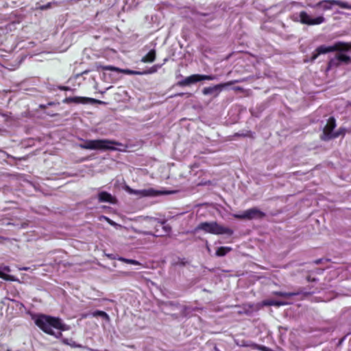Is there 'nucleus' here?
I'll return each mask as SVG.
<instances>
[{"instance_id": "nucleus-1", "label": "nucleus", "mask_w": 351, "mask_h": 351, "mask_svg": "<svg viewBox=\"0 0 351 351\" xmlns=\"http://www.w3.org/2000/svg\"><path fill=\"white\" fill-rule=\"evenodd\" d=\"M34 324L45 333L60 338L62 331L69 330L68 326L59 317L38 314L34 319Z\"/></svg>"}, {"instance_id": "nucleus-2", "label": "nucleus", "mask_w": 351, "mask_h": 351, "mask_svg": "<svg viewBox=\"0 0 351 351\" xmlns=\"http://www.w3.org/2000/svg\"><path fill=\"white\" fill-rule=\"evenodd\" d=\"M351 51V42L346 43L342 41H338L334 43L331 46L320 45L316 48L313 52L311 58V61L314 62L319 55L325 54L333 51H339L340 53H337V58L339 61V63L349 64L351 62V58L341 52H347Z\"/></svg>"}, {"instance_id": "nucleus-3", "label": "nucleus", "mask_w": 351, "mask_h": 351, "mask_svg": "<svg viewBox=\"0 0 351 351\" xmlns=\"http://www.w3.org/2000/svg\"><path fill=\"white\" fill-rule=\"evenodd\" d=\"M202 230L205 233L213 234H228L232 235L234 231L228 227L219 224L217 221L202 222L196 228L195 231Z\"/></svg>"}, {"instance_id": "nucleus-4", "label": "nucleus", "mask_w": 351, "mask_h": 351, "mask_svg": "<svg viewBox=\"0 0 351 351\" xmlns=\"http://www.w3.org/2000/svg\"><path fill=\"white\" fill-rule=\"evenodd\" d=\"M113 145H119V143L108 139L87 140L80 144V147L84 149L94 150H114Z\"/></svg>"}, {"instance_id": "nucleus-5", "label": "nucleus", "mask_w": 351, "mask_h": 351, "mask_svg": "<svg viewBox=\"0 0 351 351\" xmlns=\"http://www.w3.org/2000/svg\"><path fill=\"white\" fill-rule=\"evenodd\" d=\"M216 79V75H200L193 74L190 76L185 77L184 79L178 81L176 83V86L180 87H184L190 86L192 84L201 82L202 80H214Z\"/></svg>"}, {"instance_id": "nucleus-6", "label": "nucleus", "mask_w": 351, "mask_h": 351, "mask_svg": "<svg viewBox=\"0 0 351 351\" xmlns=\"http://www.w3.org/2000/svg\"><path fill=\"white\" fill-rule=\"evenodd\" d=\"M265 216L264 212L256 207L247 209L242 214H233V217L239 220L262 219Z\"/></svg>"}, {"instance_id": "nucleus-7", "label": "nucleus", "mask_w": 351, "mask_h": 351, "mask_svg": "<svg viewBox=\"0 0 351 351\" xmlns=\"http://www.w3.org/2000/svg\"><path fill=\"white\" fill-rule=\"evenodd\" d=\"M335 127L336 120L333 117H330L328 119L327 123L323 129V134L321 136L322 140L325 141H329L330 139L337 138L340 134H341L340 131L333 133V130Z\"/></svg>"}, {"instance_id": "nucleus-8", "label": "nucleus", "mask_w": 351, "mask_h": 351, "mask_svg": "<svg viewBox=\"0 0 351 351\" xmlns=\"http://www.w3.org/2000/svg\"><path fill=\"white\" fill-rule=\"evenodd\" d=\"M63 103L64 104H100V105H105L106 102L99 100L94 98L90 97H66L63 100Z\"/></svg>"}, {"instance_id": "nucleus-9", "label": "nucleus", "mask_w": 351, "mask_h": 351, "mask_svg": "<svg viewBox=\"0 0 351 351\" xmlns=\"http://www.w3.org/2000/svg\"><path fill=\"white\" fill-rule=\"evenodd\" d=\"M338 5L341 8L351 10V4L339 0H323L318 2L315 5V7H320L324 10H330L332 9V5Z\"/></svg>"}, {"instance_id": "nucleus-10", "label": "nucleus", "mask_w": 351, "mask_h": 351, "mask_svg": "<svg viewBox=\"0 0 351 351\" xmlns=\"http://www.w3.org/2000/svg\"><path fill=\"white\" fill-rule=\"evenodd\" d=\"M239 82V80H232L225 83L219 84L213 86L205 87L202 90V93L204 95L213 94L215 95V97H217L223 88L231 86Z\"/></svg>"}, {"instance_id": "nucleus-11", "label": "nucleus", "mask_w": 351, "mask_h": 351, "mask_svg": "<svg viewBox=\"0 0 351 351\" xmlns=\"http://www.w3.org/2000/svg\"><path fill=\"white\" fill-rule=\"evenodd\" d=\"M326 21L323 16H319L315 19H311V16L305 12L301 11L300 12V22L302 24L307 25H316L324 23Z\"/></svg>"}, {"instance_id": "nucleus-12", "label": "nucleus", "mask_w": 351, "mask_h": 351, "mask_svg": "<svg viewBox=\"0 0 351 351\" xmlns=\"http://www.w3.org/2000/svg\"><path fill=\"white\" fill-rule=\"evenodd\" d=\"M102 71H112L126 75H141V71L130 70L129 69H120L114 66H100Z\"/></svg>"}, {"instance_id": "nucleus-13", "label": "nucleus", "mask_w": 351, "mask_h": 351, "mask_svg": "<svg viewBox=\"0 0 351 351\" xmlns=\"http://www.w3.org/2000/svg\"><path fill=\"white\" fill-rule=\"evenodd\" d=\"M98 199L99 202H108L115 204L117 200L110 193L106 191H101L98 194Z\"/></svg>"}, {"instance_id": "nucleus-14", "label": "nucleus", "mask_w": 351, "mask_h": 351, "mask_svg": "<svg viewBox=\"0 0 351 351\" xmlns=\"http://www.w3.org/2000/svg\"><path fill=\"white\" fill-rule=\"evenodd\" d=\"M156 53L155 49H151L145 56H144L141 62L144 63L153 62L156 60Z\"/></svg>"}, {"instance_id": "nucleus-15", "label": "nucleus", "mask_w": 351, "mask_h": 351, "mask_svg": "<svg viewBox=\"0 0 351 351\" xmlns=\"http://www.w3.org/2000/svg\"><path fill=\"white\" fill-rule=\"evenodd\" d=\"M263 304L266 306H280L286 305L287 303L282 301L275 300H267L263 302Z\"/></svg>"}, {"instance_id": "nucleus-16", "label": "nucleus", "mask_w": 351, "mask_h": 351, "mask_svg": "<svg viewBox=\"0 0 351 351\" xmlns=\"http://www.w3.org/2000/svg\"><path fill=\"white\" fill-rule=\"evenodd\" d=\"M275 295L283 298H290L292 296L298 295L300 294L299 292H283V291H275L274 293Z\"/></svg>"}, {"instance_id": "nucleus-17", "label": "nucleus", "mask_w": 351, "mask_h": 351, "mask_svg": "<svg viewBox=\"0 0 351 351\" xmlns=\"http://www.w3.org/2000/svg\"><path fill=\"white\" fill-rule=\"evenodd\" d=\"M230 251H231V247H223V246L219 247L217 248V250L216 251V256H223Z\"/></svg>"}, {"instance_id": "nucleus-18", "label": "nucleus", "mask_w": 351, "mask_h": 351, "mask_svg": "<svg viewBox=\"0 0 351 351\" xmlns=\"http://www.w3.org/2000/svg\"><path fill=\"white\" fill-rule=\"evenodd\" d=\"M340 66L339 61L337 58V55H335V58H331L328 62L327 70H330L334 67H338Z\"/></svg>"}, {"instance_id": "nucleus-19", "label": "nucleus", "mask_w": 351, "mask_h": 351, "mask_svg": "<svg viewBox=\"0 0 351 351\" xmlns=\"http://www.w3.org/2000/svg\"><path fill=\"white\" fill-rule=\"evenodd\" d=\"M92 315L95 317H101L107 321L110 320L109 315L105 311H103L97 310L92 313Z\"/></svg>"}, {"instance_id": "nucleus-20", "label": "nucleus", "mask_w": 351, "mask_h": 351, "mask_svg": "<svg viewBox=\"0 0 351 351\" xmlns=\"http://www.w3.org/2000/svg\"><path fill=\"white\" fill-rule=\"evenodd\" d=\"M160 67H161V65H160V64H154L149 69L141 71V75L154 73L157 72L158 69Z\"/></svg>"}, {"instance_id": "nucleus-21", "label": "nucleus", "mask_w": 351, "mask_h": 351, "mask_svg": "<svg viewBox=\"0 0 351 351\" xmlns=\"http://www.w3.org/2000/svg\"><path fill=\"white\" fill-rule=\"evenodd\" d=\"M128 191L132 194H136V195L142 194L144 196H147V195H149V191H147V190L136 191V190H134V189H132L128 187Z\"/></svg>"}, {"instance_id": "nucleus-22", "label": "nucleus", "mask_w": 351, "mask_h": 351, "mask_svg": "<svg viewBox=\"0 0 351 351\" xmlns=\"http://www.w3.org/2000/svg\"><path fill=\"white\" fill-rule=\"evenodd\" d=\"M119 260H120L121 261H122L123 263L134 265H140V263L138 261H137L136 260H133V259L120 258Z\"/></svg>"}, {"instance_id": "nucleus-23", "label": "nucleus", "mask_w": 351, "mask_h": 351, "mask_svg": "<svg viewBox=\"0 0 351 351\" xmlns=\"http://www.w3.org/2000/svg\"><path fill=\"white\" fill-rule=\"evenodd\" d=\"M160 226L162 227V228L164 230L165 234H169L171 230V226L166 224L165 221L160 222Z\"/></svg>"}, {"instance_id": "nucleus-24", "label": "nucleus", "mask_w": 351, "mask_h": 351, "mask_svg": "<svg viewBox=\"0 0 351 351\" xmlns=\"http://www.w3.org/2000/svg\"><path fill=\"white\" fill-rule=\"evenodd\" d=\"M0 278L5 280H10L11 279V276L8 274H5L0 269Z\"/></svg>"}, {"instance_id": "nucleus-25", "label": "nucleus", "mask_w": 351, "mask_h": 351, "mask_svg": "<svg viewBox=\"0 0 351 351\" xmlns=\"http://www.w3.org/2000/svg\"><path fill=\"white\" fill-rule=\"evenodd\" d=\"M69 346L71 347V348H84L83 346H82L81 344H79L77 343H76L75 341L71 340V343H69Z\"/></svg>"}, {"instance_id": "nucleus-26", "label": "nucleus", "mask_w": 351, "mask_h": 351, "mask_svg": "<svg viewBox=\"0 0 351 351\" xmlns=\"http://www.w3.org/2000/svg\"><path fill=\"white\" fill-rule=\"evenodd\" d=\"M184 95H187V97H191L192 94L190 93H176L175 94L173 97H182L184 96Z\"/></svg>"}, {"instance_id": "nucleus-27", "label": "nucleus", "mask_w": 351, "mask_h": 351, "mask_svg": "<svg viewBox=\"0 0 351 351\" xmlns=\"http://www.w3.org/2000/svg\"><path fill=\"white\" fill-rule=\"evenodd\" d=\"M58 88L60 90H71V88L69 86H60L58 87Z\"/></svg>"}, {"instance_id": "nucleus-28", "label": "nucleus", "mask_w": 351, "mask_h": 351, "mask_svg": "<svg viewBox=\"0 0 351 351\" xmlns=\"http://www.w3.org/2000/svg\"><path fill=\"white\" fill-rule=\"evenodd\" d=\"M71 340H72V339H62V343H63L64 344H65V345H68V346H69V343H71Z\"/></svg>"}, {"instance_id": "nucleus-29", "label": "nucleus", "mask_w": 351, "mask_h": 351, "mask_svg": "<svg viewBox=\"0 0 351 351\" xmlns=\"http://www.w3.org/2000/svg\"><path fill=\"white\" fill-rule=\"evenodd\" d=\"M261 350L263 351H271L270 348L265 346H262Z\"/></svg>"}, {"instance_id": "nucleus-30", "label": "nucleus", "mask_w": 351, "mask_h": 351, "mask_svg": "<svg viewBox=\"0 0 351 351\" xmlns=\"http://www.w3.org/2000/svg\"><path fill=\"white\" fill-rule=\"evenodd\" d=\"M321 263H322V259H317V260L314 261V263L316 265H319Z\"/></svg>"}, {"instance_id": "nucleus-31", "label": "nucleus", "mask_w": 351, "mask_h": 351, "mask_svg": "<svg viewBox=\"0 0 351 351\" xmlns=\"http://www.w3.org/2000/svg\"><path fill=\"white\" fill-rule=\"evenodd\" d=\"M234 90H242L243 88L241 87H240V86H237V87L234 88Z\"/></svg>"}, {"instance_id": "nucleus-32", "label": "nucleus", "mask_w": 351, "mask_h": 351, "mask_svg": "<svg viewBox=\"0 0 351 351\" xmlns=\"http://www.w3.org/2000/svg\"><path fill=\"white\" fill-rule=\"evenodd\" d=\"M3 270H5V271H6L8 272H9L10 271V269L8 266L4 267Z\"/></svg>"}, {"instance_id": "nucleus-33", "label": "nucleus", "mask_w": 351, "mask_h": 351, "mask_svg": "<svg viewBox=\"0 0 351 351\" xmlns=\"http://www.w3.org/2000/svg\"><path fill=\"white\" fill-rule=\"evenodd\" d=\"M307 280H308V281H311V277H310V276H308V277L307 278Z\"/></svg>"}, {"instance_id": "nucleus-34", "label": "nucleus", "mask_w": 351, "mask_h": 351, "mask_svg": "<svg viewBox=\"0 0 351 351\" xmlns=\"http://www.w3.org/2000/svg\"><path fill=\"white\" fill-rule=\"evenodd\" d=\"M89 350L90 351H93L94 350L91 349V348H88Z\"/></svg>"}]
</instances>
